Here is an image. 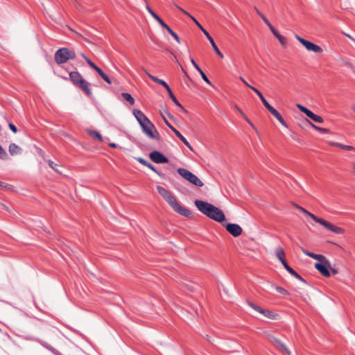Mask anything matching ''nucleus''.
Instances as JSON below:
<instances>
[{"mask_svg":"<svg viewBox=\"0 0 355 355\" xmlns=\"http://www.w3.org/2000/svg\"><path fill=\"white\" fill-rule=\"evenodd\" d=\"M137 160L141 163V164H143L144 166H147L149 162H148L146 159H144V158L142 157H138L137 158Z\"/></svg>","mask_w":355,"mask_h":355,"instance_id":"nucleus-42","label":"nucleus"},{"mask_svg":"<svg viewBox=\"0 0 355 355\" xmlns=\"http://www.w3.org/2000/svg\"><path fill=\"white\" fill-rule=\"evenodd\" d=\"M329 144L331 146H334L338 147V148L345 150H349V151L355 150V148L353 147L352 146H349V145H345V144H342L340 143L334 142V141H330Z\"/></svg>","mask_w":355,"mask_h":355,"instance_id":"nucleus-21","label":"nucleus"},{"mask_svg":"<svg viewBox=\"0 0 355 355\" xmlns=\"http://www.w3.org/2000/svg\"><path fill=\"white\" fill-rule=\"evenodd\" d=\"M80 56L85 60V58H87L84 53H80Z\"/></svg>","mask_w":355,"mask_h":355,"instance_id":"nucleus-64","label":"nucleus"},{"mask_svg":"<svg viewBox=\"0 0 355 355\" xmlns=\"http://www.w3.org/2000/svg\"><path fill=\"white\" fill-rule=\"evenodd\" d=\"M258 15L260 16V17L263 19V21L266 23V24L270 27L271 26L270 22L268 20V19L264 16L263 13H261L260 11H258Z\"/></svg>","mask_w":355,"mask_h":355,"instance_id":"nucleus-33","label":"nucleus"},{"mask_svg":"<svg viewBox=\"0 0 355 355\" xmlns=\"http://www.w3.org/2000/svg\"><path fill=\"white\" fill-rule=\"evenodd\" d=\"M250 88L253 90L257 95L258 96L261 94V92H259L257 88L252 87V86H250Z\"/></svg>","mask_w":355,"mask_h":355,"instance_id":"nucleus-51","label":"nucleus"},{"mask_svg":"<svg viewBox=\"0 0 355 355\" xmlns=\"http://www.w3.org/2000/svg\"><path fill=\"white\" fill-rule=\"evenodd\" d=\"M69 79L73 85L79 87L87 96L92 95V91L89 88V83L85 80L81 74L78 71H71L69 73Z\"/></svg>","mask_w":355,"mask_h":355,"instance_id":"nucleus-4","label":"nucleus"},{"mask_svg":"<svg viewBox=\"0 0 355 355\" xmlns=\"http://www.w3.org/2000/svg\"><path fill=\"white\" fill-rule=\"evenodd\" d=\"M194 204L201 213L211 219L219 223H222L225 220L223 212L214 205L200 200H196Z\"/></svg>","mask_w":355,"mask_h":355,"instance_id":"nucleus-2","label":"nucleus"},{"mask_svg":"<svg viewBox=\"0 0 355 355\" xmlns=\"http://www.w3.org/2000/svg\"><path fill=\"white\" fill-rule=\"evenodd\" d=\"M88 133L90 136H92L93 138L94 139H96L99 141H102L103 140V138H102V136L101 135V134L97 132V131H95V130H89L88 131Z\"/></svg>","mask_w":355,"mask_h":355,"instance_id":"nucleus-28","label":"nucleus"},{"mask_svg":"<svg viewBox=\"0 0 355 355\" xmlns=\"http://www.w3.org/2000/svg\"><path fill=\"white\" fill-rule=\"evenodd\" d=\"M0 208L8 211V207L1 202H0Z\"/></svg>","mask_w":355,"mask_h":355,"instance_id":"nucleus-54","label":"nucleus"},{"mask_svg":"<svg viewBox=\"0 0 355 355\" xmlns=\"http://www.w3.org/2000/svg\"><path fill=\"white\" fill-rule=\"evenodd\" d=\"M144 71H145V73H146V75L154 82L158 83V84H160L161 85L164 86L165 87V89L167 88V87H168V85L162 79H159L154 76H153L152 74H150L146 69H144Z\"/></svg>","mask_w":355,"mask_h":355,"instance_id":"nucleus-17","label":"nucleus"},{"mask_svg":"<svg viewBox=\"0 0 355 355\" xmlns=\"http://www.w3.org/2000/svg\"><path fill=\"white\" fill-rule=\"evenodd\" d=\"M302 212L304 213L306 215L309 216L316 223H320V225L324 226L327 230H329L336 234H343L344 232V230L342 228L335 226L332 223H331L321 218L317 217L316 216H315L312 213L308 211L305 209Z\"/></svg>","mask_w":355,"mask_h":355,"instance_id":"nucleus-6","label":"nucleus"},{"mask_svg":"<svg viewBox=\"0 0 355 355\" xmlns=\"http://www.w3.org/2000/svg\"><path fill=\"white\" fill-rule=\"evenodd\" d=\"M168 32L170 33V35L177 41L178 43H180V38L178 35L171 29L170 28Z\"/></svg>","mask_w":355,"mask_h":355,"instance_id":"nucleus-35","label":"nucleus"},{"mask_svg":"<svg viewBox=\"0 0 355 355\" xmlns=\"http://www.w3.org/2000/svg\"><path fill=\"white\" fill-rule=\"evenodd\" d=\"M198 72L200 73L202 78L209 85H211V82L209 81V78H207V76L205 75V73L202 71V69H200V71H198Z\"/></svg>","mask_w":355,"mask_h":355,"instance_id":"nucleus-36","label":"nucleus"},{"mask_svg":"<svg viewBox=\"0 0 355 355\" xmlns=\"http://www.w3.org/2000/svg\"><path fill=\"white\" fill-rule=\"evenodd\" d=\"M282 265L284 266V267L285 268V269L290 273V274H295V271L291 268L290 267L287 262L286 261V260L284 261H283L282 263Z\"/></svg>","mask_w":355,"mask_h":355,"instance_id":"nucleus-32","label":"nucleus"},{"mask_svg":"<svg viewBox=\"0 0 355 355\" xmlns=\"http://www.w3.org/2000/svg\"><path fill=\"white\" fill-rule=\"evenodd\" d=\"M172 131L175 134V135L190 149L193 150L191 146L189 143V141L186 139V138L175 128H173Z\"/></svg>","mask_w":355,"mask_h":355,"instance_id":"nucleus-20","label":"nucleus"},{"mask_svg":"<svg viewBox=\"0 0 355 355\" xmlns=\"http://www.w3.org/2000/svg\"><path fill=\"white\" fill-rule=\"evenodd\" d=\"M133 114L135 117L137 119L138 123L141 125L143 123L148 121L149 119L144 115V114L139 110H135L133 111Z\"/></svg>","mask_w":355,"mask_h":355,"instance_id":"nucleus-14","label":"nucleus"},{"mask_svg":"<svg viewBox=\"0 0 355 355\" xmlns=\"http://www.w3.org/2000/svg\"><path fill=\"white\" fill-rule=\"evenodd\" d=\"M344 35L347 37L349 39H350L351 40H352L353 42H355V39L353 38L350 35L347 34V33H344Z\"/></svg>","mask_w":355,"mask_h":355,"instance_id":"nucleus-56","label":"nucleus"},{"mask_svg":"<svg viewBox=\"0 0 355 355\" xmlns=\"http://www.w3.org/2000/svg\"><path fill=\"white\" fill-rule=\"evenodd\" d=\"M8 150L11 155H19L22 151L21 148L14 143L10 144Z\"/></svg>","mask_w":355,"mask_h":355,"instance_id":"nucleus-18","label":"nucleus"},{"mask_svg":"<svg viewBox=\"0 0 355 355\" xmlns=\"http://www.w3.org/2000/svg\"><path fill=\"white\" fill-rule=\"evenodd\" d=\"M174 6L179 10H180L182 12H183L184 15H187L188 17L190 16V14L187 12L186 10H184L183 8H182L181 7L178 6V5L175 4L174 3Z\"/></svg>","mask_w":355,"mask_h":355,"instance_id":"nucleus-48","label":"nucleus"},{"mask_svg":"<svg viewBox=\"0 0 355 355\" xmlns=\"http://www.w3.org/2000/svg\"><path fill=\"white\" fill-rule=\"evenodd\" d=\"M157 192L164 198V199L168 202L171 208L179 214L185 217H191V212L187 208L181 206L176 198L173 194L168 190L161 186H157Z\"/></svg>","mask_w":355,"mask_h":355,"instance_id":"nucleus-3","label":"nucleus"},{"mask_svg":"<svg viewBox=\"0 0 355 355\" xmlns=\"http://www.w3.org/2000/svg\"><path fill=\"white\" fill-rule=\"evenodd\" d=\"M99 76L108 84L112 83V80L110 79V78L101 69H99L96 71Z\"/></svg>","mask_w":355,"mask_h":355,"instance_id":"nucleus-27","label":"nucleus"},{"mask_svg":"<svg viewBox=\"0 0 355 355\" xmlns=\"http://www.w3.org/2000/svg\"><path fill=\"white\" fill-rule=\"evenodd\" d=\"M110 146L112 147V148H116V144H114V143H110L109 144Z\"/></svg>","mask_w":355,"mask_h":355,"instance_id":"nucleus-62","label":"nucleus"},{"mask_svg":"<svg viewBox=\"0 0 355 355\" xmlns=\"http://www.w3.org/2000/svg\"><path fill=\"white\" fill-rule=\"evenodd\" d=\"M270 338V341L272 344L281 352L287 354L288 355L291 354L290 350L286 347V345L279 338L273 337L272 336H269Z\"/></svg>","mask_w":355,"mask_h":355,"instance_id":"nucleus-12","label":"nucleus"},{"mask_svg":"<svg viewBox=\"0 0 355 355\" xmlns=\"http://www.w3.org/2000/svg\"><path fill=\"white\" fill-rule=\"evenodd\" d=\"M121 96L123 98L127 101L130 105H134L135 99L133 97L128 93H122Z\"/></svg>","mask_w":355,"mask_h":355,"instance_id":"nucleus-26","label":"nucleus"},{"mask_svg":"<svg viewBox=\"0 0 355 355\" xmlns=\"http://www.w3.org/2000/svg\"><path fill=\"white\" fill-rule=\"evenodd\" d=\"M76 58V53L66 47L59 49L54 54V60L58 64H64L69 60H74Z\"/></svg>","mask_w":355,"mask_h":355,"instance_id":"nucleus-5","label":"nucleus"},{"mask_svg":"<svg viewBox=\"0 0 355 355\" xmlns=\"http://www.w3.org/2000/svg\"><path fill=\"white\" fill-rule=\"evenodd\" d=\"M146 166L153 171H154L155 173H156L158 175L162 176V175L158 171H157L154 166L152 165L150 163H148V164Z\"/></svg>","mask_w":355,"mask_h":355,"instance_id":"nucleus-41","label":"nucleus"},{"mask_svg":"<svg viewBox=\"0 0 355 355\" xmlns=\"http://www.w3.org/2000/svg\"><path fill=\"white\" fill-rule=\"evenodd\" d=\"M296 107L302 112L304 113L309 118L312 119L313 121H315L316 123H323V121H324L323 119L320 116L314 114L313 112H312L311 110H309V109H307L304 106H303V105H302L300 104H297Z\"/></svg>","mask_w":355,"mask_h":355,"instance_id":"nucleus-10","label":"nucleus"},{"mask_svg":"<svg viewBox=\"0 0 355 355\" xmlns=\"http://www.w3.org/2000/svg\"><path fill=\"white\" fill-rule=\"evenodd\" d=\"M239 78H240V80H241V81H242V82H243V83L246 86H248V87H250L251 86V85H249V84L247 83V81H246L244 78H243L242 77H240Z\"/></svg>","mask_w":355,"mask_h":355,"instance_id":"nucleus-53","label":"nucleus"},{"mask_svg":"<svg viewBox=\"0 0 355 355\" xmlns=\"http://www.w3.org/2000/svg\"><path fill=\"white\" fill-rule=\"evenodd\" d=\"M190 17L193 21H194V23L196 24V25H199V22L196 20V19L195 17H193L192 15H190V16L189 17Z\"/></svg>","mask_w":355,"mask_h":355,"instance_id":"nucleus-55","label":"nucleus"},{"mask_svg":"<svg viewBox=\"0 0 355 355\" xmlns=\"http://www.w3.org/2000/svg\"><path fill=\"white\" fill-rule=\"evenodd\" d=\"M268 110L274 116V117L284 126L287 127V125L280 114L273 107H268Z\"/></svg>","mask_w":355,"mask_h":355,"instance_id":"nucleus-15","label":"nucleus"},{"mask_svg":"<svg viewBox=\"0 0 355 355\" xmlns=\"http://www.w3.org/2000/svg\"><path fill=\"white\" fill-rule=\"evenodd\" d=\"M227 231L234 237L240 236L242 233V228L237 224L227 223L225 225Z\"/></svg>","mask_w":355,"mask_h":355,"instance_id":"nucleus-13","label":"nucleus"},{"mask_svg":"<svg viewBox=\"0 0 355 355\" xmlns=\"http://www.w3.org/2000/svg\"><path fill=\"white\" fill-rule=\"evenodd\" d=\"M275 254L278 259L281 261V263L285 261V253L284 252V250L281 247L276 248Z\"/></svg>","mask_w":355,"mask_h":355,"instance_id":"nucleus-23","label":"nucleus"},{"mask_svg":"<svg viewBox=\"0 0 355 355\" xmlns=\"http://www.w3.org/2000/svg\"><path fill=\"white\" fill-rule=\"evenodd\" d=\"M0 158L3 159H6L7 158V153L1 145H0Z\"/></svg>","mask_w":355,"mask_h":355,"instance_id":"nucleus-39","label":"nucleus"},{"mask_svg":"<svg viewBox=\"0 0 355 355\" xmlns=\"http://www.w3.org/2000/svg\"><path fill=\"white\" fill-rule=\"evenodd\" d=\"M48 162V164L49 165V166L53 169L55 172L58 173H61V171L59 170L58 168V164L54 163L53 161L51 160H48L47 161Z\"/></svg>","mask_w":355,"mask_h":355,"instance_id":"nucleus-30","label":"nucleus"},{"mask_svg":"<svg viewBox=\"0 0 355 355\" xmlns=\"http://www.w3.org/2000/svg\"><path fill=\"white\" fill-rule=\"evenodd\" d=\"M277 39L279 40L280 44L283 46H285L286 44V39L285 37L282 36V35H279L277 37Z\"/></svg>","mask_w":355,"mask_h":355,"instance_id":"nucleus-38","label":"nucleus"},{"mask_svg":"<svg viewBox=\"0 0 355 355\" xmlns=\"http://www.w3.org/2000/svg\"><path fill=\"white\" fill-rule=\"evenodd\" d=\"M143 132L150 139L160 140V135L155 126L150 121L143 123L141 125Z\"/></svg>","mask_w":355,"mask_h":355,"instance_id":"nucleus-7","label":"nucleus"},{"mask_svg":"<svg viewBox=\"0 0 355 355\" xmlns=\"http://www.w3.org/2000/svg\"><path fill=\"white\" fill-rule=\"evenodd\" d=\"M149 157L153 162L157 164H163L168 162V158L165 157L163 154H162L160 152L157 150L151 152L149 154Z\"/></svg>","mask_w":355,"mask_h":355,"instance_id":"nucleus-11","label":"nucleus"},{"mask_svg":"<svg viewBox=\"0 0 355 355\" xmlns=\"http://www.w3.org/2000/svg\"><path fill=\"white\" fill-rule=\"evenodd\" d=\"M259 97L260 98L261 101H262L263 104L264 105V106L266 107V109L268 110V107H270L271 105L268 103V102L266 100V98H264V96H263V94H260L259 96Z\"/></svg>","mask_w":355,"mask_h":355,"instance_id":"nucleus-34","label":"nucleus"},{"mask_svg":"<svg viewBox=\"0 0 355 355\" xmlns=\"http://www.w3.org/2000/svg\"><path fill=\"white\" fill-rule=\"evenodd\" d=\"M180 107V111L183 112H187L186 110L182 106V105L180 104V106H178Z\"/></svg>","mask_w":355,"mask_h":355,"instance_id":"nucleus-58","label":"nucleus"},{"mask_svg":"<svg viewBox=\"0 0 355 355\" xmlns=\"http://www.w3.org/2000/svg\"><path fill=\"white\" fill-rule=\"evenodd\" d=\"M177 171L180 176H182L184 179L187 180L189 182L190 181L191 178L193 175V173H192L191 171L183 168H178Z\"/></svg>","mask_w":355,"mask_h":355,"instance_id":"nucleus-16","label":"nucleus"},{"mask_svg":"<svg viewBox=\"0 0 355 355\" xmlns=\"http://www.w3.org/2000/svg\"><path fill=\"white\" fill-rule=\"evenodd\" d=\"M174 6L179 10H180L182 12H183L184 15H187L188 17L190 16V14L187 12L186 10H184L183 8H182L181 7L178 6V5L175 4L174 3Z\"/></svg>","mask_w":355,"mask_h":355,"instance_id":"nucleus-47","label":"nucleus"},{"mask_svg":"<svg viewBox=\"0 0 355 355\" xmlns=\"http://www.w3.org/2000/svg\"><path fill=\"white\" fill-rule=\"evenodd\" d=\"M167 31L171 28L166 24L163 26Z\"/></svg>","mask_w":355,"mask_h":355,"instance_id":"nucleus-61","label":"nucleus"},{"mask_svg":"<svg viewBox=\"0 0 355 355\" xmlns=\"http://www.w3.org/2000/svg\"><path fill=\"white\" fill-rule=\"evenodd\" d=\"M276 291L282 294L286 295L287 294V291L282 287L277 286L276 287Z\"/></svg>","mask_w":355,"mask_h":355,"instance_id":"nucleus-43","label":"nucleus"},{"mask_svg":"<svg viewBox=\"0 0 355 355\" xmlns=\"http://www.w3.org/2000/svg\"><path fill=\"white\" fill-rule=\"evenodd\" d=\"M235 108L236 109V110H238V112L242 115V113H243L242 112V110L238 107V106H235Z\"/></svg>","mask_w":355,"mask_h":355,"instance_id":"nucleus-60","label":"nucleus"},{"mask_svg":"<svg viewBox=\"0 0 355 355\" xmlns=\"http://www.w3.org/2000/svg\"><path fill=\"white\" fill-rule=\"evenodd\" d=\"M9 128L10 129L14 132V133H16L17 132V129L16 128V126L12 124V123H9Z\"/></svg>","mask_w":355,"mask_h":355,"instance_id":"nucleus-49","label":"nucleus"},{"mask_svg":"<svg viewBox=\"0 0 355 355\" xmlns=\"http://www.w3.org/2000/svg\"><path fill=\"white\" fill-rule=\"evenodd\" d=\"M146 10L162 27L164 26L166 23L150 8L148 5L146 6Z\"/></svg>","mask_w":355,"mask_h":355,"instance_id":"nucleus-19","label":"nucleus"},{"mask_svg":"<svg viewBox=\"0 0 355 355\" xmlns=\"http://www.w3.org/2000/svg\"><path fill=\"white\" fill-rule=\"evenodd\" d=\"M160 114L162 116V119L164 120L166 125L172 130L174 127L167 121V119L165 118V116L163 115V112H161Z\"/></svg>","mask_w":355,"mask_h":355,"instance_id":"nucleus-40","label":"nucleus"},{"mask_svg":"<svg viewBox=\"0 0 355 355\" xmlns=\"http://www.w3.org/2000/svg\"><path fill=\"white\" fill-rule=\"evenodd\" d=\"M168 95H169V97L173 101V102L178 106H180V103H179V101H178V99L176 98V97L175 96V95L173 94L172 90L171 89V88L168 87H167V88L166 89Z\"/></svg>","mask_w":355,"mask_h":355,"instance_id":"nucleus-25","label":"nucleus"},{"mask_svg":"<svg viewBox=\"0 0 355 355\" xmlns=\"http://www.w3.org/2000/svg\"><path fill=\"white\" fill-rule=\"evenodd\" d=\"M189 182L198 187L203 186V182L194 174L191 178Z\"/></svg>","mask_w":355,"mask_h":355,"instance_id":"nucleus-24","label":"nucleus"},{"mask_svg":"<svg viewBox=\"0 0 355 355\" xmlns=\"http://www.w3.org/2000/svg\"><path fill=\"white\" fill-rule=\"evenodd\" d=\"M269 28L270 29V31H272V33H273V35L277 37V36H279L280 34L278 33V31L274 28V26L272 25H271V26L269 27Z\"/></svg>","mask_w":355,"mask_h":355,"instance_id":"nucleus-45","label":"nucleus"},{"mask_svg":"<svg viewBox=\"0 0 355 355\" xmlns=\"http://www.w3.org/2000/svg\"><path fill=\"white\" fill-rule=\"evenodd\" d=\"M191 64H193V66L198 70V71H200V67L196 64V62H195V60L193 59H191Z\"/></svg>","mask_w":355,"mask_h":355,"instance_id":"nucleus-50","label":"nucleus"},{"mask_svg":"<svg viewBox=\"0 0 355 355\" xmlns=\"http://www.w3.org/2000/svg\"><path fill=\"white\" fill-rule=\"evenodd\" d=\"M174 6L179 10H180L182 12H183L184 15H187L188 17L190 16V14L187 12L186 10H184L183 8H182L181 7L178 6V5L175 4L174 3Z\"/></svg>","mask_w":355,"mask_h":355,"instance_id":"nucleus-46","label":"nucleus"},{"mask_svg":"<svg viewBox=\"0 0 355 355\" xmlns=\"http://www.w3.org/2000/svg\"><path fill=\"white\" fill-rule=\"evenodd\" d=\"M198 27L201 30V31L204 33V35L207 37L209 36V33L202 27V26L199 23V25H197Z\"/></svg>","mask_w":355,"mask_h":355,"instance_id":"nucleus-44","label":"nucleus"},{"mask_svg":"<svg viewBox=\"0 0 355 355\" xmlns=\"http://www.w3.org/2000/svg\"><path fill=\"white\" fill-rule=\"evenodd\" d=\"M295 207L301 211H303L304 210V209L302 207H300L299 205H295Z\"/></svg>","mask_w":355,"mask_h":355,"instance_id":"nucleus-59","label":"nucleus"},{"mask_svg":"<svg viewBox=\"0 0 355 355\" xmlns=\"http://www.w3.org/2000/svg\"><path fill=\"white\" fill-rule=\"evenodd\" d=\"M300 249L305 255L320 261V263H315L314 266L324 277H330L331 272L333 275L338 273V270L331 266L329 261L324 256L309 252L302 247H301Z\"/></svg>","mask_w":355,"mask_h":355,"instance_id":"nucleus-1","label":"nucleus"},{"mask_svg":"<svg viewBox=\"0 0 355 355\" xmlns=\"http://www.w3.org/2000/svg\"><path fill=\"white\" fill-rule=\"evenodd\" d=\"M207 38L209 40V41L210 42V44L214 49V51L216 52V53L220 58H223V54L220 52V51L219 50V49L217 47L215 42L214 41L213 38L211 37V36L210 35H209L208 37H207Z\"/></svg>","mask_w":355,"mask_h":355,"instance_id":"nucleus-22","label":"nucleus"},{"mask_svg":"<svg viewBox=\"0 0 355 355\" xmlns=\"http://www.w3.org/2000/svg\"><path fill=\"white\" fill-rule=\"evenodd\" d=\"M7 185H6L3 182H0V187H6Z\"/></svg>","mask_w":355,"mask_h":355,"instance_id":"nucleus-63","label":"nucleus"},{"mask_svg":"<svg viewBox=\"0 0 355 355\" xmlns=\"http://www.w3.org/2000/svg\"><path fill=\"white\" fill-rule=\"evenodd\" d=\"M163 112L164 114H166L168 117H170L171 119H172V116L170 114V113L168 112H167L166 110H163Z\"/></svg>","mask_w":355,"mask_h":355,"instance_id":"nucleus-57","label":"nucleus"},{"mask_svg":"<svg viewBox=\"0 0 355 355\" xmlns=\"http://www.w3.org/2000/svg\"><path fill=\"white\" fill-rule=\"evenodd\" d=\"M248 304L255 311L261 314L263 317L270 320H279L280 316L279 314L274 313L268 309H264L261 307L253 304L252 302H248Z\"/></svg>","mask_w":355,"mask_h":355,"instance_id":"nucleus-8","label":"nucleus"},{"mask_svg":"<svg viewBox=\"0 0 355 355\" xmlns=\"http://www.w3.org/2000/svg\"><path fill=\"white\" fill-rule=\"evenodd\" d=\"M242 116L245 119V121L250 125V126L258 133V130H257V128L250 121V120L247 117V116L244 113H242Z\"/></svg>","mask_w":355,"mask_h":355,"instance_id":"nucleus-37","label":"nucleus"},{"mask_svg":"<svg viewBox=\"0 0 355 355\" xmlns=\"http://www.w3.org/2000/svg\"><path fill=\"white\" fill-rule=\"evenodd\" d=\"M85 61L88 64L89 67H91L92 69H94L96 71L98 70L100 68L96 66L90 59L88 58H85Z\"/></svg>","mask_w":355,"mask_h":355,"instance_id":"nucleus-31","label":"nucleus"},{"mask_svg":"<svg viewBox=\"0 0 355 355\" xmlns=\"http://www.w3.org/2000/svg\"><path fill=\"white\" fill-rule=\"evenodd\" d=\"M295 38L298 42H300L308 51H313L314 53H320L322 52V49L318 45H316L313 44L311 42H309L308 40H306L304 38H302L297 35L295 36Z\"/></svg>","mask_w":355,"mask_h":355,"instance_id":"nucleus-9","label":"nucleus"},{"mask_svg":"<svg viewBox=\"0 0 355 355\" xmlns=\"http://www.w3.org/2000/svg\"><path fill=\"white\" fill-rule=\"evenodd\" d=\"M307 121L309 122V123L311 125V127L313 128H314L315 130L322 132V133H328L329 132V130L327 129V128H320V127H318L316 126L315 125L313 124L311 122H310L309 121L307 120Z\"/></svg>","mask_w":355,"mask_h":355,"instance_id":"nucleus-29","label":"nucleus"},{"mask_svg":"<svg viewBox=\"0 0 355 355\" xmlns=\"http://www.w3.org/2000/svg\"><path fill=\"white\" fill-rule=\"evenodd\" d=\"M292 275H293L294 277H295L296 278H297L302 281H304V279L300 275H298L296 272H295V274H292Z\"/></svg>","mask_w":355,"mask_h":355,"instance_id":"nucleus-52","label":"nucleus"}]
</instances>
